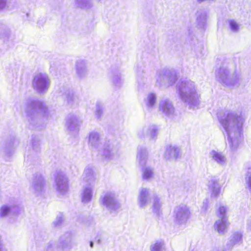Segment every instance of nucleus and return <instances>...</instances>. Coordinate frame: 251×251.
<instances>
[{
	"mask_svg": "<svg viewBox=\"0 0 251 251\" xmlns=\"http://www.w3.org/2000/svg\"><path fill=\"white\" fill-rule=\"evenodd\" d=\"M180 99L191 109L198 108L200 95L194 82L190 80L182 81L177 85Z\"/></svg>",
	"mask_w": 251,
	"mask_h": 251,
	"instance_id": "4",
	"label": "nucleus"
},
{
	"mask_svg": "<svg viewBox=\"0 0 251 251\" xmlns=\"http://www.w3.org/2000/svg\"><path fill=\"white\" fill-rule=\"evenodd\" d=\"M218 119L227 136V144L230 150L236 151L242 141L246 116L240 110L225 109L219 114Z\"/></svg>",
	"mask_w": 251,
	"mask_h": 251,
	"instance_id": "1",
	"label": "nucleus"
},
{
	"mask_svg": "<svg viewBox=\"0 0 251 251\" xmlns=\"http://www.w3.org/2000/svg\"><path fill=\"white\" fill-rule=\"evenodd\" d=\"M150 191L146 188H142L139 190L137 201L139 206L145 208L150 202Z\"/></svg>",
	"mask_w": 251,
	"mask_h": 251,
	"instance_id": "15",
	"label": "nucleus"
},
{
	"mask_svg": "<svg viewBox=\"0 0 251 251\" xmlns=\"http://www.w3.org/2000/svg\"><path fill=\"white\" fill-rule=\"evenodd\" d=\"M42 21H42V22H43L42 23H43H43H44V20H42Z\"/></svg>",
	"mask_w": 251,
	"mask_h": 251,
	"instance_id": "50",
	"label": "nucleus"
},
{
	"mask_svg": "<svg viewBox=\"0 0 251 251\" xmlns=\"http://www.w3.org/2000/svg\"><path fill=\"white\" fill-rule=\"evenodd\" d=\"M245 182L246 188L251 192V163L245 175Z\"/></svg>",
	"mask_w": 251,
	"mask_h": 251,
	"instance_id": "34",
	"label": "nucleus"
},
{
	"mask_svg": "<svg viewBox=\"0 0 251 251\" xmlns=\"http://www.w3.org/2000/svg\"><path fill=\"white\" fill-rule=\"evenodd\" d=\"M227 208L224 206H221L219 208L217 215L219 219H227L226 216Z\"/></svg>",
	"mask_w": 251,
	"mask_h": 251,
	"instance_id": "37",
	"label": "nucleus"
},
{
	"mask_svg": "<svg viewBox=\"0 0 251 251\" xmlns=\"http://www.w3.org/2000/svg\"><path fill=\"white\" fill-rule=\"evenodd\" d=\"M199 2H202L204 1H214L215 0H197Z\"/></svg>",
	"mask_w": 251,
	"mask_h": 251,
	"instance_id": "45",
	"label": "nucleus"
},
{
	"mask_svg": "<svg viewBox=\"0 0 251 251\" xmlns=\"http://www.w3.org/2000/svg\"><path fill=\"white\" fill-rule=\"evenodd\" d=\"M102 110L100 107H98L97 109V110L96 112V115L97 117L98 118H100L101 115L102 114Z\"/></svg>",
	"mask_w": 251,
	"mask_h": 251,
	"instance_id": "43",
	"label": "nucleus"
},
{
	"mask_svg": "<svg viewBox=\"0 0 251 251\" xmlns=\"http://www.w3.org/2000/svg\"><path fill=\"white\" fill-rule=\"evenodd\" d=\"M55 182L58 192L61 195L66 194L69 188L68 179L66 176L63 173H57L55 176Z\"/></svg>",
	"mask_w": 251,
	"mask_h": 251,
	"instance_id": "10",
	"label": "nucleus"
},
{
	"mask_svg": "<svg viewBox=\"0 0 251 251\" xmlns=\"http://www.w3.org/2000/svg\"><path fill=\"white\" fill-rule=\"evenodd\" d=\"M50 85V80L45 73H37L33 77L32 86L34 90L41 94L46 93Z\"/></svg>",
	"mask_w": 251,
	"mask_h": 251,
	"instance_id": "6",
	"label": "nucleus"
},
{
	"mask_svg": "<svg viewBox=\"0 0 251 251\" xmlns=\"http://www.w3.org/2000/svg\"><path fill=\"white\" fill-rule=\"evenodd\" d=\"M45 184L43 177L40 175H36L33 178L30 190L33 193L38 196L43 192Z\"/></svg>",
	"mask_w": 251,
	"mask_h": 251,
	"instance_id": "12",
	"label": "nucleus"
},
{
	"mask_svg": "<svg viewBox=\"0 0 251 251\" xmlns=\"http://www.w3.org/2000/svg\"><path fill=\"white\" fill-rule=\"evenodd\" d=\"M166 250L165 242L162 240L156 241L150 246L151 251H166Z\"/></svg>",
	"mask_w": 251,
	"mask_h": 251,
	"instance_id": "31",
	"label": "nucleus"
},
{
	"mask_svg": "<svg viewBox=\"0 0 251 251\" xmlns=\"http://www.w3.org/2000/svg\"><path fill=\"white\" fill-rule=\"evenodd\" d=\"M163 203L161 199L155 195L152 197V210L157 215H159L162 211Z\"/></svg>",
	"mask_w": 251,
	"mask_h": 251,
	"instance_id": "25",
	"label": "nucleus"
},
{
	"mask_svg": "<svg viewBox=\"0 0 251 251\" xmlns=\"http://www.w3.org/2000/svg\"><path fill=\"white\" fill-rule=\"evenodd\" d=\"M229 223L227 219H218L215 223V228L220 234H224L226 232Z\"/></svg>",
	"mask_w": 251,
	"mask_h": 251,
	"instance_id": "24",
	"label": "nucleus"
},
{
	"mask_svg": "<svg viewBox=\"0 0 251 251\" xmlns=\"http://www.w3.org/2000/svg\"><path fill=\"white\" fill-rule=\"evenodd\" d=\"M81 123V121L77 117L71 115L67 119L66 126L70 131H77Z\"/></svg>",
	"mask_w": 251,
	"mask_h": 251,
	"instance_id": "21",
	"label": "nucleus"
},
{
	"mask_svg": "<svg viewBox=\"0 0 251 251\" xmlns=\"http://www.w3.org/2000/svg\"><path fill=\"white\" fill-rule=\"evenodd\" d=\"M82 181L85 185H94L96 177L94 168L91 166H87L85 168L82 176Z\"/></svg>",
	"mask_w": 251,
	"mask_h": 251,
	"instance_id": "17",
	"label": "nucleus"
},
{
	"mask_svg": "<svg viewBox=\"0 0 251 251\" xmlns=\"http://www.w3.org/2000/svg\"><path fill=\"white\" fill-rule=\"evenodd\" d=\"M209 156L213 161L221 166H225L227 164V158L223 152L212 150L209 152Z\"/></svg>",
	"mask_w": 251,
	"mask_h": 251,
	"instance_id": "19",
	"label": "nucleus"
},
{
	"mask_svg": "<svg viewBox=\"0 0 251 251\" xmlns=\"http://www.w3.org/2000/svg\"><path fill=\"white\" fill-rule=\"evenodd\" d=\"M190 216V208L185 204H180L174 208L173 211L174 222L177 225L185 224Z\"/></svg>",
	"mask_w": 251,
	"mask_h": 251,
	"instance_id": "7",
	"label": "nucleus"
},
{
	"mask_svg": "<svg viewBox=\"0 0 251 251\" xmlns=\"http://www.w3.org/2000/svg\"><path fill=\"white\" fill-rule=\"evenodd\" d=\"M213 251H225L223 249L219 248V249H215L213 250Z\"/></svg>",
	"mask_w": 251,
	"mask_h": 251,
	"instance_id": "46",
	"label": "nucleus"
},
{
	"mask_svg": "<svg viewBox=\"0 0 251 251\" xmlns=\"http://www.w3.org/2000/svg\"><path fill=\"white\" fill-rule=\"evenodd\" d=\"M196 24L199 28H203L206 25L207 19V12L202 10H198L196 13Z\"/></svg>",
	"mask_w": 251,
	"mask_h": 251,
	"instance_id": "23",
	"label": "nucleus"
},
{
	"mask_svg": "<svg viewBox=\"0 0 251 251\" xmlns=\"http://www.w3.org/2000/svg\"><path fill=\"white\" fill-rule=\"evenodd\" d=\"M159 111L166 116H171L175 113V109L172 102L167 98L161 100L158 104Z\"/></svg>",
	"mask_w": 251,
	"mask_h": 251,
	"instance_id": "11",
	"label": "nucleus"
},
{
	"mask_svg": "<svg viewBox=\"0 0 251 251\" xmlns=\"http://www.w3.org/2000/svg\"><path fill=\"white\" fill-rule=\"evenodd\" d=\"M176 80V73L169 70V73L166 75V86H170L173 85Z\"/></svg>",
	"mask_w": 251,
	"mask_h": 251,
	"instance_id": "33",
	"label": "nucleus"
},
{
	"mask_svg": "<svg viewBox=\"0 0 251 251\" xmlns=\"http://www.w3.org/2000/svg\"><path fill=\"white\" fill-rule=\"evenodd\" d=\"M7 0H0V9H3L6 4Z\"/></svg>",
	"mask_w": 251,
	"mask_h": 251,
	"instance_id": "42",
	"label": "nucleus"
},
{
	"mask_svg": "<svg viewBox=\"0 0 251 251\" xmlns=\"http://www.w3.org/2000/svg\"><path fill=\"white\" fill-rule=\"evenodd\" d=\"M157 134V128L154 125L143 127L138 131V136L140 138L147 136L153 139L156 137Z\"/></svg>",
	"mask_w": 251,
	"mask_h": 251,
	"instance_id": "14",
	"label": "nucleus"
},
{
	"mask_svg": "<svg viewBox=\"0 0 251 251\" xmlns=\"http://www.w3.org/2000/svg\"><path fill=\"white\" fill-rule=\"evenodd\" d=\"M216 77L223 85L229 89L238 88L245 85L243 78L226 66H223L218 70Z\"/></svg>",
	"mask_w": 251,
	"mask_h": 251,
	"instance_id": "5",
	"label": "nucleus"
},
{
	"mask_svg": "<svg viewBox=\"0 0 251 251\" xmlns=\"http://www.w3.org/2000/svg\"><path fill=\"white\" fill-rule=\"evenodd\" d=\"M33 150L37 152L40 150V143L38 141H34L32 143Z\"/></svg>",
	"mask_w": 251,
	"mask_h": 251,
	"instance_id": "41",
	"label": "nucleus"
},
{
	"mask_svg": "<svg viewBox=\"0 0 251 251\" xmlns=\"http://www.w3.org/2000/svg\"><path fill=\"white\" fill-rule=\"evenodd\" d=\"M209 200L207 199H205L202 202L201 209L203 211H206L209 205Z\"/></svg>",
	"mask_w": 251,
	"mask_h": 251,
	"instance_id": "40",
	"label": "nucleus"
},
{
	"mask_svg": "<svg viewBox=\"0 0 251 251\" xmlns=\"http://www.w3.org/2000/svg\"><path fill=\"white\" fill-rule=\"evenodd\" d=\"M169 73V70H162L158 71L155 75L157 85L162 86H165L166 84V75Z\"/></svg>",
	"mask_w": 251,
	"mask_h": 251,
	"instance_id": "26",
	"label": "nucleus"
},
{
	"mask_svg": "<svg viewBox=\"0 0 251 251\" xmlns=\"http://www.w3.org/2000/svg\"><path fill=\"white\" fill-rule=\"evenodd\" d=\"M88 144L92 150L97 151L107 161L115 160L120 155L119 146L110 141L103 143L102 135L100 132L93 131L90 132Z\"/></svg>",
	"mask_w": 251,
	"mask_h": 251,
	"instance_id": "2",
	"label": "nucleus"
},
{
	"mask_svg": "<svg viewBox=\"0 0 251 251\" xmlns=\"http://www.w3.org/2000/svg\"><path fill=\"white\" fill-rule=\"evenodd\" d=\"M20 210V207L18 204L10 203L4 204L0 208V218H4L9 214H16Z\"/></svg>",
	"mask_w": 251,
	"mask_h": 251,
	"instance_id": "18",
	"label": "nucleus"
},
{
	"mask_svg": "<svg viewBox=\"0 0 251 251\" xmlns=\"http://www.w3.org/2000/svg\"><path fill=\"white\" fill-rule=\"evenodd\" d=\"M148 152L147 150L142 147H139L138 148L137 154V159L139 164L143 166L146 165L147 162V158Z\"/></svg>",
	"mask_w": 251,
	"mask_h": 251,
	"instance_id": "28",
	"label": "nucleus"
},
{
	"mask_svg": "<svg viewBox=\"0 0 251 251\" xmlns=\"http://www.w3.org/2000/svg\"><path fill=\"white\" fill-rule=\"evenodd\" d=\"M64 98L68 103L71 105H74L78 103V99L72 90H67L64 94Z\"/></svg>",
	"mask_w": 251,
	"mask_h": 251,
	"instance_id": "30",
	"label": "nucleus"
},
{
	"mask_svg": "<svg viewBox=\"0 0 251 251\" xmlns=\"http://www.w3.org/2000/svg\"><path fill=\"white\" fill-rule=\"evenodd\" d=\"M63 221V216L59 214L56 217V219L53 222V225L55 227H59L61 226Z\"/></svg>",
	"mask_w": 251,
	"mask_h": 251,
	"instance_id": "39",
	"label": "nucleus"
},
{
	"mask_svg": "<svg viewBox=\"0 0 251 251\" xmlns=\"http://www.w3.org/2000/svg\"><path fill=\"white\" fill-rule=\"evenodd\" d=\"M102 204L110 212H115L121 208L117 200V195L113 192H107L101 197Z\"/></svg>",
	"mask_w": 251,
	"mask_h": 251,
	"instance_id": "8",
	"label": "nucleus"
},
{
	"mask_svg": "<svg viewBox=\"0 0 251 251\" xmlns=\"http://www.w3.org/2000/svg\"><path fill=\"white\" fill-rule=\"evenodd\" d=\"M25 112L28 122L34 126H36L37 124L47 122L54 114L43 102L36 100L27 102Z\"/></svg>",
	"mask_w": 251,
	"mask_h": 251,
	"instance_id": "3",
	"label": "nucleus"
},
{
	"mask_svg": "<svg viewBox=\"0 0 251 251\" xmlns=\"http://www.w3.org/2000/svg\"><path fill=\"white\" fill-rule=\"evenodd\" d=\"M157 96L155 93H149L144 100V103L145 108L149 111L154 109L156 103Z\"/></svg>",
	"mask_w": 251,
	"mask_h": 251,
	"instance_id": "22",
	"label": "nucleus"
},
{
	"mask_svg": "<svg viewBox=\"0 0 251 251\" xmlns=\"http://www.w3.org/2000/svg\"><path fill=\"white\" fill-rule=\"evenodd\" d=\"M247 228L251 231V219L249 220L247 223Z\"/></svg>",
	"mask_w": 251,
	"mask_h": 251,
	"instance_id": "44",
	"label": "nucleus"
},
{
	"mask_svg": "<svg viewBox=\"0 0 251 251\" xmlns=\"http://www.w3.org/2000/svg\"><path fill=\"white\" fill-rule=\"evenodd\" d=\"M142 176L144 179L149 180L152 177L153 172L150 167H147L142 169Z\"/></svg>",
	"mask_w": 251,
	"mask_h": 251,
	"instance_id": "35",
	"label": "nucleus"
},
{
	"mask_svg": "<svg viewBox=\"0 0 251 251\" xmlns=\"http://www.w3.org/2000/svg\"><path fill=\"white\" fill-rule=\"evenodd\" d=\"M227 22L230 30L232 32L237 33L239 31L241 25L237 21L234 19H230Z\"/></svg>",
	"mask_w": 251,
	"mask_h": 251,
	"instance_id": "32",
	"label": "nucleus"
},
{
	"mask_svg": "<svg viewBox=\"0 0 251 251\" xmlns=\"http://www.w3.org/2000/svg\"><path fill=\"white\" fill-rule=\"evenodd\" d=\"M207 186L211 191L212 198L219 196L221 190V185L219 183V179L216 177H211L208 181Z\"/></svg>",
	"mask_w": 251,
	"mask_h": 251,
	"instance_id": "16",
	"label": "nucleus"
},
{
	"mask_svg": "<svg viewBox=\"0 0 251 251\" xmlns=\"http://www.w3.org/2000/svg\"><path fill=\"white\" fill-rule=\"evenodd\" d=\"M76 71L80 78L84 77L87 73L86 62L82 60H78L76 62Z\"/></svg>",
	"mask_w": 251,
	"mask_h": 251,
	"instance_id": "27",
	"label": "nucleus"
},
{
	"mask_svg": "<svg viewBox=\"0 0 251 251\" xmlns=\"http://www.w3.org/2000/svg\"><path fill=\"white\" fill-rule=\"evenodd\" d=\"M90 246L91 247V248H93V246H94V243L92 241H91L90 243Z\"/></svg>",
	"mask_w": 251,
	"mask_h": 251,
	"instance_id": "47",
	"label": "nucleus"
},
{
	"mask_svg": "<svg viewBox=\"0 0 251 251\" xmlns=\"http://www.w3.org/2000/svg\"><path fill=\"white\" fill-rule=\"evenodd\" d=\"M26 16L27 18H28L29 17V13H27L26 14Z\"/></svg>",
	"mask_w": 251,
	"mask_h": 251,
	"instance_id": "48",
	"label": "nucleus"
},
{
	"mask_svg": "<svg viewBox=\"0 0 251 251\" xmlns=\"http://www.w3.org/2000/svg\"><path fill=\"white\" fill-rule=\"evenodd\" d=\"M78 6L81 8H88L92 6L91 0H75Z\"/></svg>",
	"mask_w": 251,
	"mask_h": 251,
	"instance_id": "36",
	"label": "nucleus"
},
{
	"mask_svg": "<svg viewBox=\"0 0 251 251\" xmlns=\"http://www.w3.org/2000/svg\"><path fill=\"white\" fill-rule=\"evenodd\" d=\"M74 244L72 233L67 232L59 238L57 244V248L62 251H70Z\"/></svg>",
	"mask_w": 251,
	"mask_h": 251,
	"instance_id": "9",
	"label": "nucleus"
},
{
	"mask_svg": "<svg viewBox=\"0 0 251 251\" xmlns=\"http://www.w3.org/2000/svg\"><path fill=\"white\" fill-rule=\"evenodd\" d=\"M180 156V149L175 145H169L166 148L164 157L168 160L176 161Z\"/></svg>",
	"mask_w": 251,
	"mask_h": 251,
	"instance_id": "13",
	"label": "nucleus"
},
{
	"mask_svg": "<svg viewBox=\"0 0 251 251\" xmlns=\"http://www.w3.org/2000/svg\"><path fill=\"white\" fill-rule=\"evenodd\" d=\"M38 24L40 25H43V24H41L40 23V21H39L38 22Z\"/></svg>",
	"mask_w": 251,
	"mask_h": 251,
	"instance_id": "49",
	"label": "nucleus"
},
{
	"mask_svg": "<svg viewBox=\"0 0 251 251\" xmlns=\"http://www.w3.org/2000/svg\"><path fill=\"white\" fill-rule=\"evenodd\" d=\"M112 82L113 84L117 87H120L123 83V80L120 74L114 75L112 78Z\"/></svg>",
	"mask_w": 251,
	"mask_h": 251,
	"instance_id": "38",
	"label": "nucleus"
},
{
	"mask_svg": "<svg viewBox=\"0 0 251 251\" xmlns=\"http://www.w3.org/2000/svg\"><path fill=\"white\" fill-rule=\"evenodd\" d=\"M242 233L236 231L232 233L230 237L229 244L231 246L239 245L242 243Z\"/></svg>",
	"mask_w": 251,
	"mask_h": 251,
	"instance_id": "29",
	"label": "nucleus"
},
{
	"mask_svg": "<svg viewBox=\"0 0 251 251\" xmlns=\"http://www.w3.org/2000/svg\"><path fill=\"white\" fill-rule=\"evenodd\" d=\"M94 185H85L81 190L80 196L83 203H89L92 199Z\"/></svg>",
	"mask_w": 251,
	"mask_h": 251,
	"instance_id": "20",
	"label": "nucleus"
}]
</instances>
